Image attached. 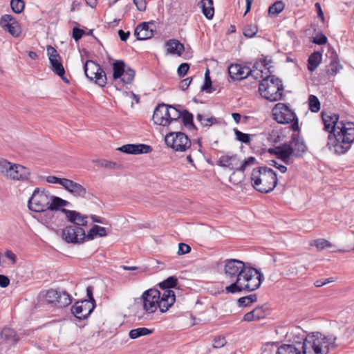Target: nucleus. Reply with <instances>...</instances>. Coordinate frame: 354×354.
I'll use <instances>...</instances> for the list:
<instances>
[{
    "label": "nucleus",
    "mask_w": 354,
    "mask_h": 354,
    "mask_svg": "<svg viewBox=\"0 0 354 354\" xmlns=\"http://www.w3.org/2000/svg\"><path fill=\"white\" fill-rule=\"evenodd\" d=\"M224 283H228L225 290L234 294L242 291L252 292L257 290L264 279L263 274L257 269L236 259L223 261Z\"/></svg>",
    "instance_id": "f257e3e1"
},
{
    "label": "nucleus",
    "mask_w": 354,
    "mask_h": 354,
    "mask_svg": "<svg viewBox=\"0 0 354 354\" xmlns=\"http://www.w3.org/2000/svg\"><path fill=\"white\" fill-rule=\"evenodd\" d=\"M324 130L328 133L327 147L337 153L348 151L354 142V122L331 111H322Z\"/></svg>",
    "instance_id": "f03ea898"
},
{
    "label": "nucleus",
    "mask_w": 354,
    "mask_h": 354,
    "mask_svg": "<svg viewBox=\"0 0 354 354\" xmlns=\"http://www.w3.org/2000/svg\"><path fill=\"white\" fill-rule=\"evenodd\" d=\"M68 204L67 201L50 194L45 189L37 187L28 200V207L32 212L43 213L42 218L48 223L54 218V211L61 210Z\"/></svg>",
    "instance_id": "7ed1b4c3"
},
{
    "label": "nucleus",
    "mask_w": 354,
    "mask_h": 354,
    "mask_svg": "<svg viewBox=\"0 0 354 354\" xmlns=\"http://www.w3.org/2000/svg\"><path fill=\"white\" fill-rule=\"evenodd\" d=\"M337 337L319 332L308 334L303 342H297L302 354H328L330 347L336 346Z\"/></svg>",
    "instance_id": "20e7f679"
},
{
    "label": "nucleus",
    "mask_w": 354,
    "mask_h": 354,
    "mask_svg": "<svg viewBox=\"0 0 354 354\" xmlns=\"http://www.w3.org/2000/svg\"><path fill=\"white\" fill-rule=\"evenodd\" d=\"M251 180L253 187L261 193L267 194L272 191L277 185L275 171L268 167H259L252 172Z\"/></svg>",
    "instance_id": "39448f33"
},
{
    "label": "nucleus",
    "mask_w": 354,
    "mask_h": 354,
    "mask_svg": "<svg viewBox=\"0 0 354 354\" xmlns=\"http://www.w3.org/2000/svg\"><path fill=\"white\" fill-rule=\"evenodd\" d=\"M261 78L262 81L259 86L261 95L271 102L281 100L283 91L282 81L274 75Z\"/></svg>",
    "instance_id": "423d86ee"
},
{
    "label": "nucleus",
    "mask_w": 354,
    "mask_h": 354,
    "mask_svg": "<svg viewBox=\"0 0 354 354\" xmlns=\"http://www.w3.org/2000/svg\"><path fill=\"white\" fill-rule=\"evenodd\" d=\"M112 84L117 90H122L125 85L131 84L135 77L136 72L127 67L122 60H115L113 64Z\"/></svg>",
    "instance_id": "0eeeda50"
},
{
    "label": "nucleus",
    "mask_w": 354,
    "mask_h": 354,
    "mask_svg": "<svg viewBox=\"0 0 354 354\" xmlns=\"http://www.w3.org/2000/svg\"><path fill=\"white\" fill-rule=\"evenodd\" d=\"M274 119L281 124L292 122L291 127L294 131L299 130L298 120L295 113L285 104L277 103L272 109Z\"/></svg>",
    "instance_id": "6e6552de"
},
{
    "label": "nucleus",
    "mask_w": 354,
    "mask_h": 354,
    "mask_svg": "<svg viewBox=\"0 0 354 354\" xmlns=\"http://www.w3.org/2000/svg\"><path fill=\"white\" fill-rule=\"evenodd\" d=\"M85 75L90 80L101 87H104L107 83V77L105 72L101 66L92 60H87L84 66Z\"/></svg>",
    "instance_id": "1a4fd4ad"
},
{
    "label": "nucleus",
    "mask_w": 354,
    "mask_h": 354,
    "mask_svg": "<svg viewBox=\"0 0 354 354\" xmlns=\"http://www.w3.org/2000/svg\"><path fill=\"white\" fill-rule=\"evenodd\" d=\"M228 73L234 80H241L248 76L253 77L256 80L259 77H263V71L257 67L251 69L248 66L238 64H231L228 67Z\"/></svg>",
    "instance_id": "9d476101"
},
{
    "label": "nucleus",
    "mask_w": 354,
    "mask_h": 354,
    "mask_svg": "<svg viewBox=\"0 0 354 354\" xmlns=\"http://www.w3.org/2000/svg\"><path fill=\"white\" fill-rule=\"evenodd\" d=\"M165 140L176 151H185L191 147V140L182 132H170L165 136Z\"/></svg>",
    "instance_id": "9b49d317"
},
{
    "label": "nucleus",
    "mask_w": 354,
    "mask_h": 354,
    "mask_svg": "<svg viewBox=\"0 0 354 354\" xmlns=\"http://www.w3.org/2000/svg\"><path fill=\"white\" fill-rule=\"evenodd\" d=\"M160 298V292L157 289H149L145 291L141 297L142 308L147 314L156 311L158 306V299Z\"/></svg>",
    "instance_id": "f8f14e48"
},
{
    "label": "nucleus",
    "mask_w": 354,
    "mask_h": 354,
    "mask_svg": "<svg viewBox=\"0 0 354 354\" xmlns=\"http://www.w3.org/2000/svg\"><path fill=\"white\" fill-rule=\"evenodd\" d=\"M46 50L51 65V70L60 77L64 82L68 83V80L65 77V70L62 63V58L57 50L51 46H48Z\"/></svg>",
    "instance_id": "ddd939ff"
},
{
    "label": "nucleus",
    "mask_w": 354,
    "mask_h": 354,
    "mask_svg": "<svg viewBox=\"0 0 354 354\" xmlns=\"http://www.w3.org/2000/svg\"><path fill=\"white\" fill-rule=\"evenodd\" d=\"M45 300L48 304H53L59 308L66 307L71 304L69 294L65 291L59 292L56 290H48L45 296Z\"/></svg>",
    "instance_id": "4468645a"
},
{
    "label": "nucleus",
    "mask_w": 354,
    "mask_h": 354,
    "mask_svg": "<svg viewBox=\"0 0 354 354\" xmlns=\"http://www.w3.org/2000/svg\"><path fill=\"white\" fill-rule=\"evenodd\" d=\"M62 236L67 243H80L86 238V234L81 227L68 226L62 230Z\"/></svg>",
    "instance_id": "2eb2a0df"
},
{
    "label": "nucleus",
    "mask_w": 354,
    "mask_h": 354,
    "mask_svg": "<svg viewBox=\"0 0 354 354\" xmlns=\"http://www.w3.org/2000/svg\"><path fill=\"white\" fill-rule=\"evenodd\" d=\"M0 27L12 37H18L21 33V28L18 21L11 15H3L0 19Z\"/></svg>",
    "instance_id": "dca6fc26"
},
{
    "label": "nucleus",
    "mask_w": 354,
    "mask_h": 354,
    "mask_svg": "<svg viewBox=\"0 0 354 354\" xmlns=\"http://www.w3.org/2000/svg\"><path fill=\"white\" fill-rule=\"evenodd\" d=\"M95 308V304L89 300L77 301L72 307L71 312L79 319H86Z\"/></svg>",
    "instance_id": "f3484780"
},
{
    "label": "nucleus",
    "mask_w": 354,
    "mask_h": 354,
    "mask_svg": "<svg viewBox=\"0 0 354 354\" xmlns=\"http://www.w3.org/2000/svg\"><path fill=\"white\" fill-rule=\"evenodd\" d=\"M9 173H8L6 178L14 180L25 181L29 179L30 172L29 169L19 164L12 163L9 167Z\"/></svg>",
    "instance_id": "a211bd4d"
},
{
    "label": "nucleus",
    "mask_w": 354,
    "mask_h": 354,
    "mask_svg": "<svg viewBox=\"0 0 354 354\" xmlns=\"http://www.w3.org/2000/svg\"><path fill=\"white\" fill-rule=\"evenodd\" d=\"M152 119L156 124L167 127L169 124V105L158 104L154 110Z\"/></svg>",
    "instance_id": "6ab92c4d"
},
{
    "label": "nucleus",
    "mask_w": 354,
    "mask_h": 354,
    "mask_svg": "<svg viewBox=\"0 0 354 354\" xmlns=\"http://www.w3.org/2000/svg\"><path fill=\"white\" fill-rule=\"evenodd\" d=\"M175 300L174 292L171 290H165L162 293L160 292L158 308L161 313H165L174 304Z\"/></svg>",
    "instance_id": "aec40b11"
},
{
    "label": "nucleus",
    "mask_w": 354,
    "mask_h": 354,
    "mask_svg": "<svg viewBox=\"0 0 354 354\" xmlns=\"http://www.w3.org/2000/svg\"><path fill=\"white\" fill-rule=\"evenodd\" d=\"M118 149L127 154L148 153L152 151L151 146L145 144H127L119 147Z\"/></svg>",
    "instance_id": "412c9836"
},
{
    "label": "nucleus",
    "mask_w": 354,
    "mask_h": 354,
    "mask_svg": "<svg viewBox=\"0 0 354 354\" xmlns=\"http://www.w3.org/2000/svg\"><path fill=\"white\" fill-rule=\"evenodd\" d=\"M288 145L292 151L294 158L303 156L307 150V147L304 140L297 135H293L292 140Z\"/></svg>",
    "instance_id": "4be33fe9"
},
{
    "label": "nucleus",
    "mask_w": 354,
    "mask_h": 354,
    "mask_svg": "<svg viewBox=\"0 0 354 354\" xmlns=\"http://www.w3.org/2000/svg\"><path fill=\"white\" fill-rule=\"evenodd\" d=\"M62 187L75 197H86L87 193L86 188L72 180L66 178Z\"/></svg>",
    "instance_id": "5701e85b"
},
{
    "label": "nucleus",
    "mask_w": 354,
    "mask_h": 354,
    "mask_svg": "<svg viewBox=\"0 0 354 354\" xmlns=\"http://www.w3.org/2000/svg\"><path fill=\"white\" fill-rule=\"evenodd\" d=\"M61 211L66 215V218L71 223H75V226H84L87 224L88 216L81 214L74 210H68L62 207Z\"/></svg>",
    "instance_id": "b1692460"
},
{
    "label": "nucleus",
    "mask_w": 354,
    "mask_h": 354,
    "mask_svg": "<svg viewBox=\"0 0 354 354\" xmlns=\"http://www.w3.org/2000/svg\"><path fill=\"white\" fill-rule=\"evenodd\" d=\"M153 24L143 22L139 24L135 29L134 35L138 40H146L153 35V30L151 28Z\"/></svg>",
    "instance_id": "393cba45"
},
{
    "label": "nucleus",
    "mask_w": 354,
    "mask_h": 354,
    "mask_svg": "<svg viewBox=\"0 0 354 354\" xmlns=\"http://www.w3.org/2000/svg\"><path fill=\"white\" fill-rule=\"evenodd\" d=\"M240 164V160L237 155H223L219 158L218 165L223 167H227L230 170H236V168Z\"/></svg>",
    "instance_id": "a878e982"
},
{
    "label": "nucleus",
    "mask_w": 354,
    "mask_h": 354,
    "mask_svg": "<svg viewBox=\"0 0 354 354\" xmlns=\"http://www.w3.org/2000/svg\"><path fill=\"white\" fill-rule=\"evenodd\" d=\"M276 155L279 159L288 165L293 157L292 151L288 144H283L276 148Z\"/></svg>",
    "instance_id": "bb28decb"
},
{
    "label": "nucleus",
    "mask_w": 354,
    "mask_h": 354,
    "mask_svg": "<svg viewBox=\"0 0 354 354\" xmlns=\"http://www.w3.org/2000/svg\"><path fill=\"white\" fill-rule=\"evenodd\" d=\"M165 46L167 47V53L169 54L180 56L185 50L184 45L177 39H172L168 40Z\"/></svg>",
    "instance_id": "cd10ccee"
},
{
    "label": "nucleus",
    "mask_w": 354,
    "mask_h": 354,
    "mask_svg": "<svg viewBox=\"0 0 354 354\" xmlns=\"http://www.w3.org/2000/svg\"><path fill=\"white\" fill-rule=\"evenodd\" d=\"M266 317V312L262 307H257L252 311L246 313L243 320L245 322H252L259 320Z\"/></svg>",
    "instance_id": "c85d7f7f"
},
{
    "label": "nucleus",
    "mask_w": 354,
    "mask_h": 354,
    "mask_svg": "<svg viewBox=\"0 0 354 354\" xmlns=\"http://www.w3.org/2000/svg\"><path fill=\"white\" fill-rule=\"evenodd\" d=\"M275 354H302L301 348L295 344H282L281 345Z\"/></svg>",
    "instance_id": "c756f323"
},
{
    "label": "nucleus",
    "mask_w": 354,
    "mask_h": 354,
    "mask_svg": "<svg viewBox=\"0 0 354 354\" xmlns=\"http://www.w3.org/2000/svg\"><path fill=\"white\" fill-rule=\"evenodd\" d=\"M199 5L202 9L203 14L208 19H212L214 15L213 0H201Z\"/></svg>",
    "instance_id": "7c9ffc66"
},
{
    "label": "nucleus",
    "mask_w": 354,
    "mask_h": 354,
    "mask_svg": "<svg viewBox=\"0 0 354 354\" xmlns=\"http://www.w3.org/2000/svg\"><path fill=\"white\" fill-rule=\"evenodd\" d=\"M322 59V55L320 52L315 51L313 53L308 59V69L313 72L320 64Z\"/></svg>",
    "instance_id": "2f4dec72"
},
{
    "label": "nucleus",
    "mask_w": 354,
    "mask_h": 354,
    "mask_svg": "<svg viewBox=\"0 0 354 354\" xmlns=\"http://www.w3.org/2000/svg\"><path fill=\"white\" fill-rule=\"evenodd\" d=\"M15 336L16 334L14 330L10 328H4L0 334V340L3 339L6 342L15 343L17 342Z\"/></svg>",
    "instance_id": "473e14b6"
},
{
    "label": "nucleus",
    "mask_w": 354,
    "mask_h": 354,
    "mask_svg": "<svg viewBox=\"0 0 354 354\" xmlns=\"http://www.w3.org/2000/svg\"><path fill=\"white\" fill-rule=\"evenodd\" d=\"M97 235L101 237L106 236V228L95 225L92 227L86 236L88 239H93L94 236Z\"/></svg>",
    "instance_id": "72a5a7b5"
},
{
    "label": "nucleus",
    "mask_w": 354,
    "mask_h": 354,
    "mask_svg": "<svg viewBox=\"0 0 354 354\" xmlns=\"http://www.w3.org/2000/svg\"><path fill=\"white\" fill-rule=\"evenodd\" d=\"M193 114L189 113L188 111L184 110L182 111V116L180 118L182 119V122L184 125L189 129H196L193 122Z\"/></svg>",
    "instance_id": "f704fd0d"
},
{
    "label": "nucleus",
    "mask_w": 354,
    "mask_h": 354,
    "mask_svg": "<svg viewBox=\"0 0 354 354\" xmlns=\"http://www.w3.org/2000/svg\"><path fill=\"white\" fill-rule=\"evenodd\" d=\"M257 164V159L253 157L250 156L244 160L242 162H240L239 165L236 168V171L244 172V171L248 168L252 167V166Z\"/></svg>",
    "instance_id": "c9c22d12"
},
{
    "label": "nucleus",
    "mask_w": 354,
    "mask_h": 354,
    "mask_svg": "<svg viewBox=\"0 0 354 354\" xmlns=\"http://www.w3.org/2000/svg\"><path fill=\"white\" fill-rule=\"evenodd\" d=\"M153 330L147 328H138L132 329L129 331V337L131 339H136L142 336L147 335L152 333Z\"/></svg>",
    "instance_id": "e433bc0d"
},
{
    "label": "nucleus",
    "mask_w": 354,
    "mask_h": 354,
    "mask_svg": "<svg viewBox=\"0 0 354 354\" xmlns=\"http://www.w3.org/2000/svg\"><path fill=\"white\" fill-rule=\"evenodd\" d=\"M182 116V111L171 105H169V124L178 122Z\"/></svg>",
    "instance_id": "4c0bfd02"
},
{
    "label": "nucleus",
    "mask_w": 354,
    "mask_h": 354,
    "mask_svg": "<svg viewBox=\"0 0 354 354\" xmlns=\"http://www.w3.org/2000/svg\"><path fill=\"white\" fill-rule=\"evenodd\" d=\"M196 120L201 122L203 127H210L217 122L214 117H205L203 114L198 113L196 115Z\"/></svg>",
    "instance_id": "58836bf2"
},
{
    "label": "nucleus",
    "mask_w": 354,
    "mask_h": 354,
    "mask_svg": "<svg viewBox=\"0 0 354 354\" xmlns=\"http://www.w3.org/2000/svg\"><path fill=\"white\" fill-rule=\"evenodd\" d=\"M177 281L178 280L176 277L171 276L160 283L159 286L162 289L163 291L165 290H170L171 288H174L176 286Z\"/></svg>",
    "instance_id": "ea45409f"
},
{
    "label": "nucleus",
    "mask_w": 354,
    "mask_h": 354,
    "mask_svg": "<svg viewBox=\"0 0 354 354\" xmlns=\"http://www.w3.org/2000/svg\"><path fill=\"white\" fill-rule=\"evenodd\" d=\"M342 68V66L337 60H332L328 66H326V73L328 75H336Z\"/></svg>",
    "instance_id": "a19ab883"
},
{
    "label": "nucleus",
    "mask_w": 354,
    "mask_h": 354,
    "mask_svg": "<svg viewBox=\"0 0 354 354\" xmlns=\"http://www.w3.org/2000/svg\"><path fill=\"white\" fill-rule=\"evenodd\" d=\"M311 246L316 247L318 250H322L328 248H331L332 244L324 239H318L316 240L313 241L310 243Z\"/></svg>",
    "instance_id": "79ce46f5"
},
{
    "label": "nucleus",
    "mask_w": 354,
    "mask_h": 354,
    "mask_svg": "<svg viewBox=\"0 0 354 354\" xmlns=\"http://www.w3.org/2000/svg\"><path fill=\"white\" fill-rule=\"evenodd\" d=\"M257 295L253 294L239 298L238 299V304L241 306H248L252 304V303L257 301Z\"/></svg>",
    "instance_id": "37998d69"
},
{
    "label": "nucleus",
    "mask_w": 354,
    "mask_h": 354,
    "mask_svg": "<svg viewBox=\"0 0 354 354\" xmlns=\"http://www.w3.org/2000/svg\"><path fill=\"white\" fill-rule=\"evenodd\" d=\"M309 109L312 112L317 113L320 110V102L318 98L314 95H310L308 98Z\"/></svg>",
    "instance_id": "c03bdc74"
},
{
    "label": "nucleus",
    "mask_w": 354,
    "mask_h": 354,
    "mask_svg": "<svg viewBox=\"0 0 354 354\" xmlns=\"http://www.w3.org/2000/svg\"><path fill=\"white\" fill-rule=\"evenodd\" d=\"M258 32V27L254 24L246 25L243 28V35L245 37L252 38Z\"/></svg>",
    "instance_id": "a18cd8bd"
},
{
    "label": "nucleus",
    "mask_w": 354,
    "mask_h": 354,
    "mask_svg": "<svg viewBox=\"0 0 354 354\" xmlns=\"http://www.w3.org/2000/svg\"><path fill=\"white\" fill-rule=\"evenodd\" d=\"M284 9V4L282 1H277L269 7L268 12L270 15H277Z\"/></svg>",
    "instance_id": "49530a36"
},
{
    "label": "nucleus",
    "mask_w": 354,
    "mask_h": 354,
    "mask_svg": "<svg viewBox=\"0 0 354 354\" xmlns=\"http://www.w3.org/2000/svg\"><path fill=\"white\" fill-rule=\"evenodd\" d=\"M10 6L14 12L19 14L24 10L25 3L23 0H12Z\"/></svg>",
    "instance_id": "de8ad7c7"
},
{
    "label": "nucleus",
    "mask_w": 354,
    "mask_h": 354,
    "mask_svg": "<svg viewBox=\"0 0 354 354\" xmlns=\"http://www.w3.org/2000/svg\"><path fill=\"white\" fill-rule=\"evenodd\" d=\"M234 131L236 140L245 144L250 142L251 138L250 134L244 133L236 129Z\"/></svg>",
    "instance_id": "09e8293b"
},
{
    "label": "nucleus",
    "mask_w": 354,
    "mask_h": 354,
    "mask_svg": "<svg viewBox=\"0 0 354 354\" xmlns=\"http://www.w3.org/2000/svg\"><path fill=\"white\" fill-rule=\"evenodd\" d=\"M202 90L206 91L207 93H212L214 90L212 88V81L209 76V69H207L205 73V81L204 84L202 86Z\"/></svg>",
    "instance_id": "8fccbe9b"
},
{
    "label": "nucleus",
    "mask_w": 354,
    "mask_h": 354,
    "mask_svg": "<svg viewBox=\"0 0 354 354\" xmlns=\"http://www.w3.org/2000/svg\"><path fill=\"white\" fill-rule=\"evenodd\" d=\"M11 162L6 159L0 158V173L2 174L6 178L8 173H9V167L11 165Z\"/></svg>",
    "instance_id": "3c124183"
},
{
    "label": "nucleus",
    "mask_w": 354,
    "mask_h": 354,
    "mask_svg": "<svg viewBox=\"0 0 354 354\" xmlns=\"http://www.w3.org/2000/svg\"><path fill=\"white\" fill-rule=\"evenodd\" d=\"M227 342L224 337L218 336L214 339L213 347L219 348L223 347L226 344Z\"/></svg>",
    "instance_id": "603ef678"
},
{
    "label": "nucleus",
    "mask_w": 354,
    "mask_h": 354,
    "mask_svg": "<svg viewBox=\"0 0 354 354\" xmlns=\"http://www.w3.org/2000/svg\"><path fill=\"white\" fill-rule=\"evenodd\" d=\"M327 37L323 34L320 33L317 35L316 37H313V42L315 44L318 45H324L327 43Z\"/></svg>",
    "instance_id": "864d4df0"
},
{
    "label": "nucleus",
    "mask_w": 354,
    "mask_h": 354,
    "mask_svg": "<svg viewBox=\"0 0 354 354\" xmlns=\"http://www.w3.org/2000/svg\"><path fill=\"white\" fill-rule=\"evenodd\" d=\"M189 68V64H187V63L181 64L178 66V71H177L179 77H184L187 74Z\"/></svg>",
    "instance_id": "5fc2aeb1"
},
{
    "label": "nucleus",
    "mask_w": 354,
    "mask_h": 354,
    "mask_svg": "<svg viewBox=\"0 0 354 354\" xmlns=\"http://www.w3.org/2000/svg\"><path fill=\"white\" fill-rule=\"evenodd\" d=\"M191 248L187 244L180 243L178 244V255H183L187 254L190 252Z\"/></svg>",
    "instance_id": "6e6d98bb"
},
{
    "label": "nucleus",
    "mask_w": 354,
    "mask_h": 354,
    "mask_svg": "<svg viewBox=\"0 0 354 354\" xmlns=\"http://www.w3.org/2000/svg\"><path fill=\"white\" fill-rule=\"evenodd\" d=\"M65 179L66 178H57L54 176H49L46 178V181L48 183L59 184V185L63 186L64 181L65 180Z\"/></svg>",
    "instance_id": "4d7b16f0"
},
{
    "label": "nucleus",
    "mask_w": 354,
    "mask_h": 354,
    "mask_svg": "<svg viewBox=\"0 0 354 354\" xmlns=\"http://www.w3.org/2000/svg\"><path fill=\"white\" fill-rule=\"evenodd\" d=\"M133 1L139 11H145L146 10V0H133Z\"/></svg>",
    "instance_id": "13d9d810"
},
{
    "label": "nucleus",
    "mask_w": 354,
    "mask_h": 354,
    "mask_svg": "<svg viewBox=\"0 0 354 354\" xmlns=\"http://www.w3.org/2000/svg\"><path fill=\"white\" fill-rule=\"evenodd\" d=\"M84 33V30L80 29L78 28H74L73 30V37L76 41H77L79 39L82 38V35Z\"/></svg>",
    "instance_id": "bf43d9fd"
},
{
    "label": "nucleus",
    "mask_w": 354,
    "mask_h": 354,
    "mask_svg": "<svg viewBox=\"0 0 354 354\" xmlns=\"http://www.w3.org/2000/svg\"><path fill=\"white\" fill-rule=\"evenodd\" d=\"M99 165L101 166V167H106V168H115V166H116V163L115 162H111V161H108V160H102L99 162Z\"/></svg>",
    "instance_id": "052dcab7"
},
{
    "label": "nucleus",
    "mask_w": 354,
    "mask_h": 354,
    "mask_svg": "<svg viewBox=\"0 0 354 354\" xmlns=\"http://www.w3.org/2000/svg\"><path fill=\"white\" fill-rule=\"evenodd\" d=\"M271 162L270 165L278 169L281 173H286L287 171L286 166L279 164L276 160H271Z\"/></svg>",
    "instance_id": "680f3d73"
},
{
    "label": "nucleus",
    "mask_w": 354,
    "mask_h": 354,
    "mask_svg": "<svg viewBox=\"0 0 354 354\" xmlns=\"http://www.w3.org/2000/svg\"><path fill=\"white\" fill-rule=\"evenodd\" d=\"M5 257L7 259H10L12 261V264L16 263L17 257L11 250H6L5 252Z\"/></svg>",
    "instance_id": "e2e57ef3"
},
{
    "label": "nucleus",
    "mask_w": 354,
    "mask_h": 354,
    "mask_svg": "<svg viewBox=\"0 0 354 354\" xmlns=\"http://www.w3.org/2000/svg\"><path fill=\"white\" fill-rule=\"evenodd\" d=\"M10 283V279L8 277L0 274V286L2 288L7 287Z\"/></svg>",
    "instance_id": "0e129e2a"
},
{
    "label": "nucleus",
    "mask_w": 354,
    "mask_h": 354,
    "mask_svg": "<svg viewBox=\"0 0 354 354\" xmlns=\"http://www.w3.org/2000/svg\"><path fill=\"white\" fill-rule=\"evenodd\" d=\"M118 35H119V37H120V39L122 41H127V39L129 37L130 32L129 31L124 32L122 30H118Z\"/></svg>",
    "instance_id": "69168bd1"
},
{
    "label": "nucleus",
    "mask_w": 354,
    "mask_h": 354,
    "mask_svg": "<svg viewBox=\"0 0 354 354\" xmlns=\"http://www.w3.org/2000/svg\"><path fill=\"white\" fill-rule=\"evenodd\" d=\"M191 82H192V78H186V79L182 80L180 82V88H182V90H183V91L186 90L189 87Z\"/></svg>",
    "instance_id": "338daca9"
},
{
    "label": "nucleus",
    "mask_w": 354,
    "mask_h": 354,
    "mask_svg": "<svg viewBox=\"0 0 354 354\" xmlns=\"http://www.w3.org/2000/svg\"><path fill=\"white\" fill-rule=\"evenodd\" d=\"M331 281H332V280H330V279H326L324 280L319 279L315 282V286L317 288H319V287H322Z\"/></svg>",
    "instance_id": "774afa93"
}]
</instances>
